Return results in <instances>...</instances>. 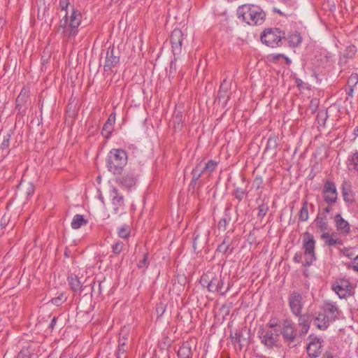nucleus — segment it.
Returning a JSON list of instances; mask_svg holds the SVG:
<instances>
[{"instance_id":"1","label":"nucleus","mask_w":358,"mask_h":358,"mask_svg":"<svg viewBox=\"0 0 358 358\" xmlns=\"http://www.w3.org/2000/svg\"><path fill=\"white\" fill-rule=\"evenodd\" d=\"M69 0H59L61 12H64V13L56 30L58 34L67 38L74 36L77 34L78 27L81 22V14L80 11L76 10L73 6L70 7V15H69Z\"/></svg>"},{"instance_id":"2","label":"nucleus","mask_w":358,"mask_h":358,"mask_svg":"<svg viewBox=\"0 0 358 358\" xmlns=\"http://www.w3.org/2000/svg\"><path fill=\"white\" fill-rule=\"evenodd\" d=\"M238 18L250 25L262 24L265 20V13L262 9L252 4H244L237 10Z\"/></svg>"},{"instance_id":"3","label":"nucleus","mask_w":358,"mask_h":358,"mask_svg":"<svg viewBox=\"0 0 358 358\" xmlns=\"http://www.w3.org/2000/svg\"><path fill=\"white\" fill-rule=\"evenodd\" d=\"M127 163V155L122 149L111 150L107 159L108 171L113 174H119Z\"/></svg>"},{"instance_id":"4","label":"nucleus","mask_w":358,"mask_h":358,"mask_svg":"<svg viewBox=\"0 0 358 358\" xmlns=\"http://www.w3.org/2000/svg\"><path fill=\"white\" fill-rule=\"evenodd\" d=\"M315 240L313 234L305 232L303 234L302 237V249L304 253V263H303V266H310L315 260Z\"/></svg>"},{"instance_id":"5","label":"nucleus","mask_w":358,"mask_h":358,"mask_svg":"<svg viewBox=\"0 0 358 358\" xmlns=\"http://www.w3.org/2000/svg\"><path fill=\"white\" fill-rule=\"evenodd\" d=\"M283 40L285 41V34L278 28L266 29L261 34L262 42L271 48L281 46Z\"/></svg>"},{"instance_id":"6","label":"nucleus","mask_w":358,"mask_h":358,"mask_svg":"<svg viewBox=\"0 0 358 358\" xmlns=\"http://www.w3.org/2000/svg\"><path fill=\"white\" fill-rule=\"evenodd\" d=\"M323 339L314 336H309L307 345V352L311 358L317 357L322 352L323 348Z\"/></svg>"},{"instance_id":"7","label":"nucleus","mask_w":358,"mask_h":358,"mask_svg":"<svg viewBox=\"0 0 358 358\" xmlns=\"http://www.w3.org/2000/svg\"><path fill=\"white\" fill-rule=\"evenodd\" d=\"M322 195L324 201L329 205H333L336 203L338 199L337 189L335 184L330 181L327 180L324 182L322 189Z\"/></svg>"},{"instance_id":"8","label":"nucleus","mask_w":358,"mask_h":358,"mask_svg":"<svg viewBox=\"0 0 358 358\" xmlns=\"http://www.w3.org/2000/svg\"><path fill=\"white\" fill-rule=\"evenodd\" d=\"M289 306L294 315H300L303 306L302 295L296 292L291 293L289 296Z\"/></svg>"},{"instance_id":"9","label":"nucleus","mask_w":358,"mask_h":358,"mask_svg":"<svg viewBox=\"0 0 358 358\" xmlns=\"http://www.w3.org/2000/svg\"><path fill=\"white\" fill-rule=\"evenodd\" d=\"M322 311L325 313L331 322L337 319L341 313V310L336 303L331 301H324Z\"/></svg>"},{"instance_id":"10","label":"nucleus","mask_w":358,"mask_h":358,"mask_svg":"<svg viewBox=\"0 0 358 358\" xmlns=\"http://www.w3.org/2000/svg\"><path fill=\"white\" fill-rule=\"evenodd\" d=\"M280 331L283 338L287 341H292L296 336V330L294 324L289 320L283 321Z\"/></svg>"},{"instance_id":"11","label":"nucleus","mask_w":358,"mask_h":358,"mask_svg":"<svg viewBox=\"0 0 358 358\" xmlns=\"http://www.w3.org/2000/svg\"><path fill=\"white\" fill-rule=\"evenodd\" d=\"M170 39L173 54H180L181 52L182 43L183 40V34L182 31L179 29H175L171 33Z\"/></svg>"},{"instance_id":"12","label":"nucleus","mask_w":358,"mask_h":358,"mask_svg":"<svg viewBox=\"0 0 358 358\" xmlns=\"http://www.w3.org/2000/svg\"><path fill=\"white\" fill-rule=\"evenodd\" d=\"M336 228L340 234L347 236L350 234V225L347 220H345L341 214H336L334 217Z\"/></svg>"},{"instance_id":"13","label":"nucleus","mask_w":358,"mask_h":358,"mask_svg":"<svg viewBox=\"0 0 358 358\" xmlns=\"http://www.w3.org/2000/svg\"><path fill=\"white\" fill-rule=\"evenodd\" d=\"M262 342L266 346L271 347L278 341V334L273 330H262L259 331Z\"/></svg>"},{"instance_id":"14","label":"nucleus","mask_w":358,"mask_h":358,"mask_svg":"<svg viewBox=\"0 0 358 358\" xmlns=\"http://www.w3.org/2000/svg\"><path fill=\"white\" fill-rule=\"evenodd\" d=\"M331 322L322 310L314 317L313 324L321 330L326 329Z\"/></svg>"},{"instance_id":"15","label":"nucleus","mask_w":358,"mask_h":358,"mask_svg":"<svg viewBox=\"0 0 358 358\" xmlns=\"http://www.w3.org/2000/svg\"><path fill=\"white\" fill-rule=\"evenodd\" d=\"M119 62V57L115 55L114 49L108 48L106 52V63L103 66L104 71H108L111 69L113 66Z\"/></svg>"},{"instance_id":"16","label":"nucleus","mask_w":358,"mask_h":358,"mask_svg":"<svg viewBox=\"0 0 358 358\" xmlns=\"http://www.w3.org/2000/svg\"><path fill=\"white\" fill-rule=\"evenodd\" d=\"M348 283L345 280H340L332 284L331 288L338 294L339 298H345L348 293Z\"/></svg>"},{"instance_id":"17","label":"nucleus","mask_w":358,"mask_h":358,"mask_svg":"<svg viewBox=\"0 0 358 358\" xmlns=\"http://www.w3.org/2000/svg\"><path fill=\"white\" fill-rule=\"evenodd\" d=\"M342 194L343 196V200L349 203H352L354 201L353 195H352V185L350 182L344 180L342 183Z\"/></svg>"},{"instance_id":"18","label":"nucleus","mask_w":358,"mask_h":358,"mask_svg":"<svg viewBox=\"0 0 358 358\" xmlns=\"http://www.w3.org/2000/svg\"><path fill=\"white\" fill-rule=\"evenodd\" d=\"M336 236V233H332L331 234L329 232L322 233L320 236V238L323 240L325 244L328 246H334L336 245H342V240L334 238Z\"/></svg>"},{"instance_id":"19","label":"nucleus","mask_w":358,"mask_h":358,"mask_svg":"<svg viewBox=\"0 0 358 358\" xmlns=\"http://www.w3.org/2000/svg\"><path fill=\"white\" fill-rule=\"evenodd\" d=\"M119 181L122 186L129 189L135 185L136 182V176L133 172H129L120 178Z\"/></svg>"},{"instance_id":"20","label":"nucleus","mask_w":358,"mask_h":358,"mask_svg":"<svg viewBox=\"0 0 358 358\" xmlns=\"http://www.w3.org/2000/svg\"><path fill=\"white\" fill-rule=\"evenodd\" d=\"M314 223L315 224L317 228L320 229V231H322L323 233L329 232L330 227L326 215H318L314 220Z\"/></svg>"},{"instance_id":"21","label":"nucleus","mask_w":358,"mask_h":358,"mask_svg":"<svg viewBox=\"0 0 358 358\" xmlns=\"http://www.w3.org/2000/svg\"><path fill=\"white\" fill-rule=\"evenodd\" d=\"M210 282H208V289L210 292H219L221 290L222 286V282L220 278L213 274L211 275Z\"/></svg>"},{"instance_id":"22","label":"nucleus","mask_w":358,"mask_h":358,"mask_svg":"<svg viewBox=\"0 0 358 358\" xmlns=\"http://www.w3.org/2000/svg\"><path fill=\"white\" fill-rule=\"evenodd\" d=\"M231 240L228 236H225L222 243L218 245L217 251L222 254H225L228 251L229 253H232L234 248H231Z\"/></svg>"},{"instance_id":"23","label":"nucleus","mask_w":358,"mask_h":358,"mask_svg":"<svg viewBox=\"0 0 358 358\" xmlns=\"http://www.w3.org/2000/svg\"><path fill=\"white\" fill-rule=\"evenodd\" d=\"M110 196L112 198V203L113 205L117 206L123 205V196L119 194L117 189L113 187L110 191Z\"/></svg>"},{"instance_id":"24","label":"nucleus","mask_w":358,"mask_h":358,"mask_svg":"<svg viewBox=\"0 0 358 358\" xmlns=\"http://www.w3.org/2000/svg\"><path fill=\"white\" fill-rule=\"evenodd\" d=\"M88 223V220L85 219L83 215L77 214L74 215L71 225L73 229H78L82 226L86 225Z\"/></svg>"},{"instance_id":"25","label":"nucleus","mask_w":358,"mask_h":358,"mask_svg":"<svg viewBox=\"0 0 358 358\" xmlns=\"http://www.w3.org/2000/svg\"><path fill=\"white\" fill-rule=\"evenodd\" d=\"M285 40H287L290 46L297 47L301 43L302 38L299 33L295 32L289 35L287 38H285Z\"/></svg>"},{"instance_id":"26","label":"nucleus","mask_w":358,"mask_h":358,"mask_svg":"<svg viewBox=\"0 0 358 358\" xmlns=\"http://www.w3.org/2000/svg\"><path fill=\"white\" fill-rule=\"evenodd\" d=\"M299 325L301 327V334H306L309 329L308 316L306 315H299Z\"/></svg>"},{"instance_id":"27","label":"nucleus","mask_w":358,"mask_h":358,"mask_svg":"<svg viewBox=\"0 0 358 358\" xmlns=\"http://www.w3.org/2000/svg\"><path fill=\"white\" fill-rule=\"evenodd\" d=\"M192 355L191 348L187 344H183L178 351V358H189Z\"/></svg>"},{"instance_id":"28","label":"nucleus","mask_w":358,"mask_h":358,"mask_svg":"<svg viewBox=\"0 0 358 358\" xmlns=\"http://www.w3.org/2000/svg\"><path fill=\"white\" fill-rule=\"evenodd\" d=\"M114 119H111V116L108 119L106 122L104 124L103 129H102V135L104 136L106 138H108L110 134H111V131L113 130V125L114 123Z\"/></svg>"},{"instance_id":"29","label":"nucleus","mask_w":358,"mask_h":358,"mask_svg":"<svg viewBox=\"0 0 358 358\" xmlns=\"http://www.w3.org/2000/svg\"><path fill=\"white\" fill-rule=\"evenodd\" d=\"M217 163L214 160L208 161L205 166L202 168L203 173L206 175L207 178H209L211 173H213L216 169Z\"/></svg>"},{"instance_id":"30","label":"nucleus","mask_w":358,"mask_h":358,"mask_svg":"<svg viewBox=\"0 0 358 358\" xmlns=\"http://www.w3.org/2000/svg\"><path fill=\"white\" fill-rule=\"evenodd\" d=\"M69 284L72 288V289L75 292L82 291V285L80 282L77 276H71L69 278Z\"/></svg>"},{"instance_id":"31","label":"nucleus","mask_w":358,"mask_h":358,"mask_svg":"<svg viewBox=\"0 0 358 358\" xmlns=\"http://www.w3.org/2000/svg\"><path fill=\"white\" fill-rule=\"evenodd\" d=\"M127 351V346L125 344L124 341L122 342V340L120 339L119 345L117 348V351L116 353L117 358H127L126 352Z\"/></svg>"},{"instance_id":"32","label":"nucleus","mask_w":358,"mask_h":358,"mask_svg":"<svg viewBox=\"0 0 358 358\" xmlns=\"http://www.w3.org/2000/svg\"><path fill=\"white\" fill-rule=\"evenodd\" d=\"M308 219V203L305 201L299 213V220L301 222H306Z\"/></svg>"},{"instance_id":"33","label":"nucleus","mask_w":358,"mask_h":358,"mask_svg":"<svg viewBox=\"0 0 358 358\" xmlns=\"http://www.w3.org/2000/svg\"><path fill=\"white\" fill-rule=\"evenodd\" d=\"M230 87V83H227V80L224 79L223 82L222 83L220 91L218 93L219 99L224 98L225 96L228 99V95H227V92Z\"/></svg>"},{"instance_id":"34","label":"nucleus","mask_w":358,"mask_h":358,"mask_svg":"<svg viewBox=\"0 0 358 358\" xmlns=\"http://www.w3.org/2000/svg\"><path fill=\"white\" fill-rule=\"evenodd\" d=\"M12 132L8 131L3 135V140L1 143L0 147L2 150L8 149L10 145V141L11 138Z\"/></svg>"},{"instance_id":"35","label":"nucleus","mask_w":358,"mask_h":358,"mask_svg":"<svg viewBox=\"0 0 358 358\" xmlns=\"http://www.w3.org/2000/svg\"><path fill=\"white\" fill-rule=\"evenodd\" d=\"M192 182H194L197 181L202 175H205L202 167H200L199 165L196 166L192 171Z\"/></svg>"},{"instance_id":"36","label":"nucleus","mask_w":358,"mask_h":358,"mask_svg":"<svg viewBox=\"0 0 358 358\" xmlns=\"http://www.w3.org/2000/svg\"><path fill=\"white\" fill-rule=\"evenodd\" d=\"M118 236L122 238H127L129 236V234H130V229H129V227L127 226V224H124L123 226H122L119 229H118Z\"/></svg>"},{"instance_id":"37","label":"nucleus","mask_w":358,"mask_h":358,"mask_svg":"<svg viewBox=\"0 0 358 358\" xmlns=\"http://www.w3.org/2000/svg\"><path fill=\"white\" fill-rule=\"evenodd\" d=\"M66 299V296L64 294H61L59 296L52 298L51 302L52 304L59 306L63 303V302Z\"/></svg>"},{"instance_id":"38","label":"nucleus","mask_w":358,"mask_h":358,"mask_svg":"<svg viewBox=\"0 0 358 358\" xmlns=\"http://www.w3.org/2000/svg\"><path fill=\"white\" fill-rule=\"evenodd\" d=\"M123 247H124V244L122 242H121V241L116 242L112 246L113 252L115 253V255L120 254L122 252Z\"/></svg>"},{"instance_id":"39","label":"nucleus","mask_w":358,"mask_h":358,"mask_svg":"<svg viewBox=\"0 0 358 358\" xmlns=\"http://www.w3.org/2000/svg\"><path fill=\"white\" fill-rule=\"evenodd\" d=\"M268 210V207L267 204L262 203L259 207V213L258 217L262 218L264 217Z\"/></svg>"},{"instance_id":"40","label":"nucleus","mask_w":358,"mask_h":358,"mask_svg":"<svg viewBox=\"0 0 358 358\" xmlns=\"http://www.w3.org/2000/svg\"><path fill=\"white\" fill-rule=\"evenodd\" d=\"M25 98H26V95H25V94H23L22 92H21L20 94L17 97L16 108H18L19 110H20V107L24 103Z\"/></svg>"},{"instance_id":"41","label":"nucleus","mask_w":358,"mask_h":358,"mask_svg":"<svg viewBox=\"0 0 358 358\" xmlns=\"http://www.w3.org/2000/svg\"><path fill=\"white\" fill-rule=\"evenodd\" d=\"M235 197L241 201L244 195H245V191L241 188H236L234 193Z\"/></svg>"},{"instance_id":"42","label":"nucleus","mask_w":358,"mask_h":358,"mask_svg":"<svg viewBox=\"0 0 358 358\" xmlns=\"http://www.w3.org/2000/svg\"><path fill=\"white\" fill-rule=\"evenodd\" d=\"M347 265L348 268H352V269L358 272V255L354 259L353 262L348 263Z\"/></svg>"},{"instance_id":"43","label":"nucleus","mask_w":358,"mask_h":358,"mask_svg":"<svg viewBox=\"0 0 358 358\" xmlns=\"http://www.w3.org/2000/svg\"><path fill=\"white\" fill-rule=\"evenodd\" d=\"M262 182L261 177H256L252 182V186L258 189L262 187Z\"/></svg>"},{"instance_id":"44","label":"nucleus","mask_w":358,"mask_h":358,"mask_svg":"<svg viewBox=\"0 0 358 358\" xmlns=\"http://www.w3.org/2000/svg\"><path fill=\"white\" fill-rule=\"evenodd\" d=\"M211 276L208 274H204L201 277L200 282L202 285L205 286L206 285L208 286V282H210Z\"/></svg>"},{"instance_id":"45","label":"nucleus","mask_w":358,"mask_h":358,"mask_svg":"<svg viewBox=\"0 0 358 358\" xmlns=\"http://www.w3.org/2000/svg\"><path fill=\"white\" fill-rule=\"evenodd\" d=\"M148 255L146 254H145L143 259L138 262V266L139 268H144V267H146L148 266Z\"/></svg>"},{"instance_id":"46","label":"nucleus","mask_w":358,"mask_h":358,"mask_svg":"<svg viewBox=\"0 0 358 358\" xmlns=\"http://www.w3.org/2000/svg\"><path fill=\"white\" fill-rule=\"evenodd\" d=\"M303 255L301 252H296L294 256V262L295 263H304V262H302Z\"/></svg>"},{"instance_id":"47","label":"nucleus","mask_w":358,"mask_h":358,"mask_svg":"<svg viewBox=\"0 0 358 358\" xmlns=\"http://www.w3.org/2000/svg\"><path fill=\"white\" fill-rule=\"evenodd\" d=\"M342 252L345 256L349 258H352V256L354 255V252L350 248H344L342 250Z\"/></svg>"},{"instance_id":"48","label":"nucleus","mask_w":358,"mask_h":358,"mask_svg":"<svg viewBox=\"0 0 358 358\" xmlns=\"http://www.w3.org/2000/svg\"><path fill=\"white\" fill-rule=\"evenodd\" d=\"M227 224V222L226 219H222L218 222V229L220 230L224 231L226 229Z\"/></svg>"},{"instance_id":"49","label":"nucleus","mask_w":358,"mask_h":358,"mask_svg":"<svg viewBox=\"0 0 358 358\" xmlns=\"http://www.w3.org/2000/svg\"><path fill=\"white\" fill-rule=\"evenodd\" d=\"M34 192V187L32 184L29 183L26 190V194L29 196L33 194Z\"/></svg>"},{"instance_id":"50","label":"nucleus","mask_w":358,"mask_h":358,"mask_svg":"<svg viewBox=\"0 0 358 358\" xmlns=\"http://www.w3.org/2000/svg\"><path fill=\"white\" fill-rule=\"evenodd\" d=\"M268 326L270 328L274 329V331L278 332L280 331L282 325H278L277 323L270 322Z\"/></svg>"},{"instance_id":"51","label":"nucleus","mask_w":358,"mask_h":358,"mask_svg":"<svg viewBox=\"0 0 358 358\" xmlns=\"http://www.w3.org/2000/svg\"><path fill=\"white\" fill-rule=\"evenodd\" d=\"M322 358H335V356L331 352L327 351Z\"/></svg>"},{"instance_id":"52","label":"nucleus","mask_w":358,"mask_h":358,"mask_svg":"<svg viewBox=\"0 0 358 358\" xmlns=\"http://www.w3.org/2000/svg\"><path fill=\"white\" fill-rule=\"evenodd\" d=\"M330 206L331 205L328 204V206H327L326 208H324L323 209V213L322 215H327V213H329L331 212V208Z\"/></svg>"},{"instance_id":"53","label":"nucleus","mask_w":358,"mask_h":358,"mask_svg":"<svg viewBox=\"0 0 358 358\" xmlns=\"http://www.w3.org/2000/svg\"><path fill=\"white\" fill-rule=\"evenodd\" d=\"M352 160L354 162V164H355V167L358 166V153H356L355 154L353 158H352Z\"/></svg>"},{"instance_id":"54","label":"nucleus","mask_w":358,"mask_h":358,"mask_svg":"<svg viewBox=\"0 0 358 358\" xmlns=\"http://www.w3.org/2000/svg\"><path fill=\"white\" fill-rule=\"evenodd\" d=\"M56 322H57V317H54L49 325V327L51 328V329H53L54 327L55 326L56 324Z\"/></svg>"},{"instance_id":"55","label":"nucleus","mask_w":358,"mask_h":358,"mask_svg":"<svg viewBox=\"0 0 358 358\" xmlns=\"http://www.w3.org/2000/svg\"><path fill=\"white\" fill-rule=\"evenodd\" d=\"M157 313H159L160 315H162L164 313V307H163L162 306H161L160 307H158V308H157Z\"/></svg>"},{"instance_id":"56","label":"nucleus","mask_w":358,"mask_h":358,"mask_svg":"<svg viewBox=\"0 0 358 358\" xmlns=\"http://www.w3.org/2000/svg\"><path fill=\"white\" fill-rule=\"evenodd\" d=\"M234 342L235 343H240L241 342V335L240 334H236V337H235Z\"/></svg>"},{"instance_id":"57","label":"nucleus","mask_w":358,"mask_h":358,"mask_svg":"<svg viewBox=\"0 0 358 358\" xmlns=\"http://www.w3.org/2000/svg\"><path fill=\"white\" fill-rule=\"evenodd\" d=\"M198 238H199L198 235L195 236L194 238L193 245H194V249L196 248L195 245H196V241L198 240Z\"/></svg>"},{"instance_id":"58","label":"nucleus","mask_w":358,"mask_h":358,"mask_svg":"<svg viewBox=\"0 0 358 358\" xmlns=\"http://www.w3.org/2000/svg\"><path fill=\"white\" fill-rule=\"evenodd\" d=\"M354 134H355L357 136H358V126H357V127H356V128L355 129V130H354Z\"/></svg>"},{"instance_id":"59","label":"nucleus","mask_w":358,"mask_h":358,"mask_svg":"<svg viewBox=\"0 0 358 358\" xmlns=\"http://www.w3.org/2000/svg\"><path fill=\"white\" fill-rule=\"evenodd\" d=\"M24 355V352H20L19 354H18V356H17V358H21V357H23Z\"/></svg>"},{"instance_id":"60","label":"nucleus","mask_w":358,"mask_h":358,"mask_svg":"<svg viewBox=\"0 0 358 358\" xmlns=\"http://www.w3.org/2000/svg\"><path fill=\"white\" fill-rule=\"evenodd\" d=\"M273 10H274V12H276V13H278L280 14H282L281 11L279 9H278V8H274Z\"/></svg>"},{"instance_id":"61","label":"nucleus","mask_w":358,"mask_h":358,"mask_svg":"<svg viewBox=\"0 0 358 358\" xmlns=\"http://www.w3.org/2000/svg\"><path fill=\"white\" fill-rule=\"evenodd\" d=\"M27 358H29V357H27Z\"/></svg>"}]
</instances>
